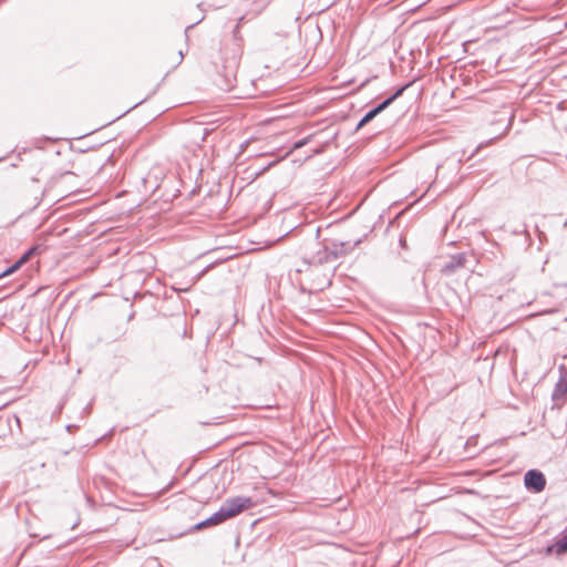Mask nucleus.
<instances>
[{
    "label": "nucleus",
    "instance_id": "2",
    "mask_svg": "<svg viewBox=\"0 0 567 567\" xmlns=\"http://www.w3.org/2000/svg\"><path fill=\"white\" fill-rule=\"evenodd\" d=\"M359 244L360 240H357L353 245H350V243L339 241L333 243L332 247L324 246L316 256H313V261L318 264L334 261L339 257L348 254V251L352 250Z\"/></svg>",
    "mask_w": 567,
    "mask_h": 567
},
{
    "label": "nucleus",
    "instance_id": "9",
    "mask_svg": "<svg viewBox=\"0 0 567 567\" xmlns=\"http://www.w3.org/2000/svg\"><path fill=\"white\" fill-rule=\"evenodd\" d=\"M375 113H373L371 110L369 112H367L363 117L359 121V123L357 124V127L355 130H360L362 128L364 125H367L369 122H371L374 117H375Z\"/></svg>",
    "mask_w": 567,
    "mask_h": 567
},
{
    "label": "nucleus",
    "instance_id": "4",
    "mask_svg": "<svg viewBox=\"0 0 567 567\" xmlns=\"http://www.w3.org/2000/svg\"><path fill=\"white\" fill-rule=\"evenodd\" d=\"M524 484L528 491L539 493L546 486V477L538 470H528L524 475Z\"/></svg>",
    "mask_w": 567,
    "mask_h": 567
},
{
    "label": "nucleus",
    "instance_id": "13",
    "mask_svg": "<svg viewBox=\"0 0 567 567\" xmlns=\"http://www.w3.org/2000/svg\"><path fill=\"white\" fill-rule=\"evenodd\" d=\"M8 429V421L0 417V436L4 434Z\"/></svg>",
    "mask_w": 567,
    "mask_h": 567
},
{
    "label": "nucleus",
    "instance_id": "14",
    "mask_svg": "<svg viewBox=\"0 0 567 567\" xmlns=\"http://www.w3.org/2000/svg\"><path fill=\"white\" fill-rule=\"evenodd\" d=\"M183 59H184V53H183V51H182V50H179V52H178V61H177V63L179 64V63L183 61Z\"/></svg>",
    "mask_w": 567,
    "mask_h": 567
},
{
    "label": "nucleus",
    "instance_id": "5",
    "mask_svg": "<svg viewBox=\"0 0 567 567\" xmlns=\"http://www.w3.org/2000/svg\"><path fill=\"white\" fill-rule=\"evenodd\" d=\"M546 555L560 557L567 554V527L556 537L555 543L545 548Z\"/></svg>",
    "mask_w": 567,
    "mask_h": 567
},
{
    "label": "nucleus",
    "instance_id": "12",
    "mask_svg": "<svg viewBox=\"0 0 567 567\" xmlns=\"http://www.w3.org/2000/svg\"><path fill=\"white\" fill-rule=\"evenodd\" d=\"M312 137H313V135H308L305 138H301V140L297 141L293 144V150L303 147L306 144H308L312 140Z\"/></svg>",
    "mask_w": 567,
    "mask_h": 567
},
{
    "label": "nucleus",
    "instance_id": "1",
    "mask_svg": "<svg viewBox=\"0 0 567 567\" xmlns=\"http://www.w3.org/2000/svg\"><path fill=\"white\" fill-rule=\"evenodd\" d=\"M254 502L248 496H235L226 499L219 509L206 519L195 524L189 530H200L206 527L217 526L241 512L252 507Z\"/></svg>",
    "mask_w": 567,
    "mask_h": 567
},
{
    "label": "nucleus",
    "instance_id": "8",
    "mask_svg": "<svg viewBox=\"0 0 567 567\" xmlns=\"http://www.w3.org/2000/svg\"><path fill=\"white\" fill-rule=\"evenodd\" d=\"M39 246H32L27 251L22 254V256L18 259L21 265L25 264L32 256H34L39 251Z\"/></svg>",
    "mask_w": 567,
    "mask_h": 567
},
{
    "label": "nucleus",
    "instance_id": "10",
    "mask_svg": "<svg viewBox=\"0 0 567 567\" xmlns=\"http://www.w3.org/2000/svg\"><path fill=\"white\" fill-rule=\"evenodd\" d=\"M337 136H338V133H337V132L332 133V134L330 135V137H329V138H327V140L324 141V144H323L321 147H318V148H316V150H315V154H320V153H322V152L324 151V147H326L330 142L334 141V140L337 138Z\"/></svg>",
    "mask_w": 567,
    "mask_h": 567
},
{
    "label": "nucleus",
    "instance_id": "6",
    "mask_svg": "<svg viewBox=\"0 0 567 567\" xmlns=\"http://www.w3.org/2000/svg\"><path fill=\"white\" fill-rule=\"evenodd\" d=\"M559 370L560 378L556 383L551 394V399L554 401H559L567 394V369L564 365H560Z\"/></svg>",
    "mask_w": 567,
    "mask_h": 567
},
{
    "label": "nucleus",
    "instance_id": "7",
    "mask_svg": "<svg viewBox=\"0 0 567 567\" xmlns=\"http://www.w3.org/2000/svg\"><path fill=\"white\" fill-rule=\"evenodd\" d=\"M411 83H408L401 87H399L392 95L386 97L384 101L379 103L377 106L371 109L373 113L378 116L381 112H383L385 109H388L398 97H400L403 92L410 86Z\"/></svg>",
    "mask_w": 567,
    "mask_h": 567
},
{
    "label": "nucleus",
    "instance_id": "11",
    "mask_svg": "<svg viewBox=\"0 0 567 567\" xmlns=\"http://www.w3.org/2000/svg\"><path fill=\"white\" fill-rule=\"evenodd\" d=\"M22 265L20 264L19 260H17L13 265H11L9 268H7L1 275L0 277H3V276H7V275H10L12 272H14L16 270H18Z\"/></svg>",
    "mask_w": 567,
    "mask_h": 567
},
{
    "label": "nucleus",
    "instance_id": "15",
    "mask_svg": "<svg viewBox=\"0 0 567 567\" xmlns=\"http://www.w3.org/2000/svg\"><path fill=\"white\" fill-rule=\"evenodd\" d=\"M198 22H199V21H197V22H196V24H197ZM194 25H195V23H194V24H190V25H187L186 31H187L188 29L193 28Z\"/></svg>",
    "mask_w": 567,
    "mask_h": 567
},
{
    "label": "nucleus",
    "instance_id": "3",
    "mask_svg": "<svg viewBox=\"0 0 567 567\" xmlns=\"http://www.w3.org/2000/svg\"><path fill=\"white\" fill-rule=\"evenodd\" d=\"M471 257H473V255H468L466 252H460V254L452 255L450 257L449 261H446L443 265L441 272L445 276H450V275L454 274L460 268H467L468 259Z\"/></svg>",
    "mask_w": 567,
    "mask_h": 567
}]
</instances>
